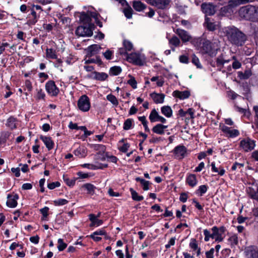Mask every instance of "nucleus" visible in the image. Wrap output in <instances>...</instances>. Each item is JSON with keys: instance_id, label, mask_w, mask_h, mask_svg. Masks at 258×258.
I'll return each mask as SVG.
<instances>
[{"instance_id": "nucleus-49", "label": "nucleus", "mask_w": 258, "mask_h": 258, "mask_svg": "<svg viewBox=\"0 0 258 258\" xmlns=\"http://www.w3.org/2000/svg\"><path fill=\"white\" fill-rule=\"evenodd\" d=\"M107 99L115 106H117L118 101L116 97L112 94H109L106 97Z\"/></svg>"}, {"instance_id": "nucleus-48", "label": "nucleus", "mask_w": 258, "mask_h": 258, "mask_svg": "<svg viewBox=\"0 0 258 258\" xmlns=\"http://www.w3.org/2000/svg\"><path fill=\"white\" fill-rule=\"evenodd\" d=\"M208 189V186L206 185H202L199 187L198 189L196 191V193L200 195V196H202L204 194H205Z\"/></svg>"}, {"instance_id": "nucleus-9", "label": "nucleus", "mask_w": 258, "mask_h": 258, "mask_svg": "<svg viewBox=\"0 0 258 258\" xmlns=\"http://www.w3.org/2000/svg\"><path fill=\"white\" fill-rule=\"evenodd\" d=\"M255 146V142L249 138L244 139L240 143V148L245 152L251 151L254 148Z\"/></svg>"}, {"instance_id": "nucleus-60", "label": "nucleus", "mask_w": 258, "mask_h": 258, "mask_svg": "<svg viewBox=\"0 0 258 258\" xmlns=\"http://www.w3.org/2000/svg\"><path fill=\"white\" fill-rule=\"evenodd\" d=\"M232 59L234 60L232 63V68L234 69H239L241 66V63L235 59V56H233Z\"/></svg>"}, {"instance_id": "nucleus-38", "label": "nucleus", "mask_w": 258, "mask_h": 258, "mask_svg": "<svg viewBox=\"0 0 258 258\" xmlns=\"http://www.w3.org/2000/svg\"><path fill=\"white\" fill-rule=\"evenodd\" d=\"M216 62L217 67L220 68L221 69L223 68L224 63H228L229 62V59L226 60V59H224L223 56L221 55V56H218L216 58Z\"/></svg>"}, {"instance_id": "nucleus-8", "label": "nucleus", "mask_w": 258, "mask_h": 258, "mask_svg": "<svg viewBox=\"0 0 258 258\" xmlns=\"http://www.w3.org/2000/svg\"><path fill=\"white\" fill-rule=\"evenodd\" d=\"M247 192L252 199L258 202V180H253L251 185L247 189Z\"/></svg>"}, {"instance_id": "nucleus-63", "label": "nucleus", "mask_w": 258, "mask_h": 258, "mask_svg": "<svg viewBox=\"0 0 258 258\" xmlns=\"http://www.w3.org/2000/svg\"><path fill=\"white\" fill-rule=\"evenodd\" d=\"M108 194L111 197H119L120 196V194L118 192H114L113 190L110 188L108 190Z\"/></svg>"}, {"instance_id": "nucleus-51", "label": "nucleus", "mask_w": 258, "mask_h": 258, "mask_svg": "<svg viewBox=\"0 0 258 258\" xmlns=\"http://www.w3.org/2000/svg\"><path fill=\"white\" fill-rule=\"evenodd\" d=\"M123 13L125 15V16L127 19H130L132 17L133 10L130 7H127V8H125L123 9Z\"/></svg>"}, {"instance_id": "nucleus-64", "label": "nucleus", "mask_w": 258, "mask_h": 258, "mask_svg": "<svg viewBox=\"0 0 258 258\" xmlns=\"http://www.w3.org/2000/svg\"><path fill=\"white\" fill-rule=\"evenodd\" d=\"M129 147H130L129 144L126 143H124L123 144V145L119 148V149L121 152L125 153L128 150Z\"/></svg>"}, {"instance_id": "nucleus-39", "label": "nucleus", "mask_w": 258, "mask_h": 258, "mask_svg": "<svg viewBox=\"0 0 258 258\" xmlns=\"http://www.w3.org/2000/svg\"><path fill=\"white\" fill-rule=\"evenodd\" d=\"M46 57L49 59H56L57 55L55 50L51 48H47L46 50Z\"/></svg>"}, {"instance_id": "nucleus-41", "label": "nucleus", "mask_w": 258, "mask_h": 258, "mask_svg": "<svg viewBox=\"0 0 258 258\" xmlns=\"http://www.w3.org/2000/svg\"><path fill=\"white\" fill-rule=\"evenodd\" d=\"M130 190L131 193L132 199L136 201H141L144 199V197L142 196H139L137 192H136L133 188H131Z\"/></svg>"}, {"instance_id": "nucleus-58", "label": "nucleus", "mask_w": 258, "mask_h": 258, "mask_svg": "<svg viewBox=\"0 0 258 258\" xmlns=\"http://www.w3.org/2000/svg\"><path fill=\"white\" fill-rule=\"evenodd\" d=\"M68 201L63 199H59L53 201V203L55 206H62L67 204Z\"/></svg>"}, {"instance_id": "nucleus-61", "label": "nucleus", "mask_w": 258, "mask_h": 258, "mask_svg": "<svg viewBox=\"0 0 258 258\" xmlns=\"http://www.w3.org/2000/svg\"><path fill=\"white\" fill-rule=\"evenodd\" d=\"M60 184L58 181L53 182L48 184L47 187L50 189H53L56 187H59Z\"/></svg>"}, {"instance_id": "nucleus-40", "label": "nucleus", "mask_w": 258, "mask_h": 258, "mask_svg": "<svg viewBox=\"0 0 258 258\" xmlns=\"http://www.w3.org/2000/svg\"><path fill=\"white\" fill-rule=\"evenodd\" d=\"M137 181L140 182L143 189L144 190H147L149 189V184H150L149 181L145 180L144 179L141 178L140 177H137L136 178Z\"/></svg>"}, {"instance_id": "nucleus-44", "label": "nucleus", "mask_w": 258, "mask_h": 258, "mask_svg": "<svg viewBox=\"0 0 258 258\" xmlns=\"http://www.w3.org/2000/svg\"><path fill=\"white\" fill-rule=\"evenodd\" d=\"M151 81L152 82H156V84L158 87H162L164 83V81L163 78L159 76L153 77L151 79Z\"/></svg>"}, {"instance_id": "nucleus-50", "label": "nucleus", "mask_w": 258, "mask_h": 258, "mask_svg": "<svg viewBox=\"0 0 258 258\" xmlns=\"http://www.w3.org/2000/svg\"><path fill=\"white\" fill-rule=\"evenodd\" d=\"M83 187L88 190L89 194L93 195L94 193L95 187L93 184L87 183L84 184Z\"/></svg>"}, {"instance_id": "nucleus-55", "label": "nucleus", "mask_w": 258, "mask_h": 258, "mask_svg": "<svg viewBox=\"0 0 258 258\" xmlns=\"http://www.w3.org/2000/svg\"><path fill=\"white\" fill-rule=\"evenodd\" d=\"M191 62L198 68H202V65L200 62L199 59L196 56L195 54H193L192 56Z\"/></svg>"}, {"instance_id": "nucleus-26", "label": "nucleus", "mask_w": 258, "mask_h": 258, "mask_svg": "<svg viewBox=\"0 0 258 258\" xmlns=\"http://www.w3.org/2000/svg\"><path fill=\"white\" fill-rule=\"evenodd\" d=\"M173 95L174 97L178 98L180 99H185L189 96L190 93L188 91H175L173 92Z\"/></svg>"}, {"instance_id": "nucleus-10", "label": "nucleus", "mask_w": 258, "mask_h": 258, "mask_svg": "<svg viewBox=\"0 0 258 258\" xmlns=\"http://www.w3.org/2000/svg\"><path fill=\"white\" fill-rule=\"evenodd\" d=\"M187 150L183 145H178L175 147L173 153L176 158L178 159H183L187 154Z\"/></svg>"}, {"instance_id": "nucleus-36", "label": "nucleus", "mask_w": 258, "mask_h": 258, "mask_svg": "<svg viewBox=\"0 0 258 258\" xmlns=\"http://www.w3.org/2000/svg\"><path fill=\"white\" fill-rule=\"evenodd\" d=\"M6 125L11 130L16 128V119L13 117H9L7 121Z\"/></svg>"}, {"instance_id": "nucleus-42", "label": "nucleus", "mask_w": 258, "mask_h": 258, "mask_svg": "<svg viewBox=\"0 0 258 258\" xmlns=\"http://www.w3.org/2000/svg\"><path fill=\"white\" fill-rule=\"evenodd\" d=\"M80 20L84 24H88V26H89V24H91L90 21L91 20V19L88 14H87L85 12H83L81 14Z\"/></svg>"}, {"instance_id": "nucleus-19", "label": "nucleus", "mask_w": 258, "mask_h": 258, "mask_svg": "<svg viewBox=\"0 0 258 258\" xmlns=\"http://www.w3.org/2000/svg\"><path fill=\"white\" fill-rule=\"evenodd\" d=\"M150 97L156 104H161L164 102L165 95L162 93L153 92L150 94Z\"/></svg>"}, {"instance_id": "nucleus-4", "label": "nucleus", "mask_w": 258, "mask_h": 258, "mask_svg": "<svg viewBox=\"0 0 258 258\" xmlns=\"http://www.w3.org/2000/svg\"><path fill=\"white\" fill-rule=\"evenodd\" d=\"M94 25L92 24H89V26H80L77 27L76 30V34L79 36H91L93 34V28Z\"/></svg>"}, {"instance_id": "nucleus-33", "label": "nucleus", "mask_w": 258, "mask_h": 258, "mask_svg": "<svg viewBox=\"0 0 258 258\" xmlns=\"http://www.w3.org/2000/svg\"><path fill=\"white\" fill-rule=\"evenodd\" d=\"M134 9L138 12H141L146 8V6L140 1H134L133 3Z\"/></svg>"}, {"instance_id": "nucleus-5", "label": "nucleus", "mask_w": 258, "mask_h": 258, "mask_svg": "<svg viewBox=\"0 0 258 258\" xmlns=\"http://www.w3.org/2000/svg\"><path fill=\"white\" fill-rule=\"evenodd\" d=\"M78 107L83 112H87L89 110L91 104L89 97L84 95L81 96L78 101Z\"/></svg>"}, {"instance_id": "nucleus-6", "label": "nucleus", "mask_w": 258, "mask_h": 258, "mask_svg": "<svg viewBox=\"0 0 258 258\" xmlns=\"http://www.w3.org/2000/svg\"><path fill=\"white\" fill-rule=\"evenodd\" d=\"M219 127L225 136L228 138H233L238 136L240 134L238 130L228 127L224 124H220Z\"/></svg>"}, {"instance_id": "nucleus-57", "label": "nucleus", "mask_w": 258, "mask_h": 258, "mask_svg": "<svg viewBox=\"0 0 258 258\" xmlns=\"http://www.w3.org/2000/svg\"><path fill=\"white\" fill-rule=\"evenodd\" d=\"M228 241L230 243L231 245H235L238 243V238L236 235L234 234L231 235L228 238Z\"/></svg>"}, {"instance_id": "nucleus-22", "label": "nucleus", "mask_w": 258, "mask_h": 258, "mask_svg": "<svg viewBox=\"0 0 258 258\" xmlns=\"http://www.w3.org/2000/svg\"><path fill=\"white\" fill-rule=\"evenodd\" d=\"M189 247L192 249V251L197 254V256L200 254V248L198 246V241L195 238H191L189 243Z\"/></svg>"}, {"instance_id": "nucleus-2", "label": "nucleus", "mask_w": 258, "mask_h": 258, "mask_svg": "<svg viewBox=\"0 0 258 258\" xmlns=\"http://www.w3.org/2000/svg\"><path fill=\"white\" fill-rule=\"evenodd\" d=\"M239 16L247 20H258V7L248 5L241 7L239 10Z\"/></svg>"}, {"instance_id": "nucleus-12", "label": "nucleus", "mask_w": 258, "mask_h": 258, "mask_svg": "<svg viewBox=\"0 0 258 258\" xmlns=\"http://www.w3.org/2000/svg\"><path fill=\"white\" fill-rule=\"evenodd\" d=\"M174 32L178 35L183 42H188L191 39L189 33L184 30L178 28L174 30Z\"/></svg>"}, {"instance_id": "nucleus-59", "label": "nucleus", "mask_w": 258, "mask_h": 258, "mask_svg": "<svg viewBox=\"0 0 258 258\" xmlns=\"http://www.w3.org/2000/svg\"><path fill=\"white\" fill-rule=\"evenodd\" d=\"M74 216V213L72 211L69 212L65 213L63 215L64 221L68 222Z\"/></svg>"}, {"instance_id": "nucleus-46", "label": "nucleus", "mask_w": 258, "mask_h": 258, "mask_svg": "<svg viewBox=\"0 0 258 258\" xmlns=\"http://www.w3.org/2000/svg\"><path fill=\"white\" fill-rule=\"evenodd\" d=\"M121 72V69L119 67L114 66L110 68L109 73L111 75L116 76Z\"/></svg>"}, {"instance_id": "nucleus-28", "label": "nucleus", "mask_w": 258, "mask_h": 258, "mask_svg": "<svg viewBox=\"0 0 258 258\" xmlns=\"http://www.w3.org/2000/svg\"><path fill=\"white\" fill-rule=\"evenodd\" d=\"M167 127V125L162 124H157L152 128V131L159 135H163L165 133V130Z\"/></svg>"}, {"instance_id": "nucleus-27", "label": "nucleus", "mask_w": 258, "mask_h": 258, "mask_svg": "<svg viewBox=\"0 0 258 258\" xmlns=\"http://www.w3.org/2000/svg\"><path fill=\"white\" fill-rule=\"evenodd\" d=\"M212 171L214 172L217 173L220 176L223 175L225 173V170L221 165L216 166V163L213 162L211 163Z\"/></svg>"}, {"instance_id": "nucleus-15", "label": "nucleus", "mask_w": 258, "mask_h": 258, "mask_svg": "<svg viewBox=\"0 0 258 258\" xmlns=\"http://www.w3.org/2000/svg\"><path fill=\"white\" fill-rule=\"evenodd\" d=\"M149 119L152 122L160 121L162 123H165L166 121L165 118L159 115L158 112L155 109H153L149 115Z\"/></svg>"}, {"instance_id": "nucleus-29", "label": "nucleus", "mask_w": 258, "mask_h": 258, "mask_svg": "<svg viewBox=\"0 0 258 258\" xmlns=\"http://www.w3.org/2000/svg\"><path fill=\"white\" fill-rule=\"evenodd\" d=\"M203 49L206 52L208 53L215 49V44L212 43L209 40H205L203 44Z\"/></svg>"}, {"instance_id": "nucleus-23", "label": "nucleus", "mask_w": 258, "mask_h": 258, "mask_svg": "<svg viewBox=\"0 0 258 258\" xmlns=\"http://www.w3.org/2000/svg\"><path fill=\"white\" fill-rule=\"evenodd\" d=\"M74 154L79 158H84L87 154L86 148L84 146H80L74 150Z\"/></svg>"}, {"instance_id": "nucleus-34", "label": "nucleus", "mask_w": 258, "mask_h": 258, "mask_svg": "<svg viewBox=\"0 0 258 258\" xmlns=\"http://www.w3.org/2000/svg\"><path fill=\"white\" fill-rule=\"evenodd\" d=\"M162 113L167 117H170L172 115V110L169 106H164L161 108Z\"/></svg>"}, {"instance_id": "nucleus-62", "label": "nucleus", "mask_w": 258, "mask_h": 258, "mask_svg": "<svg viewBox=\"0 0 258 258\" xmlns=\"http://www.w3.org/2000/svg\"><path fill=\"white\" fill-rule=\"evenodd\" d=\"M243 167V164L239 163H235L231 167V170L235 171L237 169H241L242 167Z\"/></svg>"}, {"instance_id": "nucleus-47", "label": "nucleus", "mask_w": 258, "mask_h": 258, "mask_svg": "<svg viewBox=\"0 0 258 258\" xmlns=\"http://www.w3.org/2000/svg\"><path fill=\"white\" fill-rule=\"evenodd\" d=\"M114 51L110 49H107L103 53L104 57L107 60L112 59L113 57Z\"/></svg>"}, {"instance_id": "nucleus-45", "label": "nucleus", "mask_w": 258, "mask_h": 258, "mask_svg": "<svg viewBox=\"0 0 258 258\" xmlns=\"http://www.w3.org/2000/svg\"><path fill=\"white\" fill-rule=\"evenodd\" d=\"M133 120L131 118H128L125 120L123 123V128L124 130H129L133 127Z\"/></svg>"}, {"instance_id": "nucleus-31", "label": "nucleus", "mask_w": 258, "mask_h": 258, "mask_svg": "<svg viewBox=\"0 0 258 258\" xmlns=\"http://www.w3.org/2000/svg\"><path fill=\"white\" fill-rule=\"evenodd\" d=\"M89 216L91 221V226H99L103 223V221L98 219L94 214H90Z\"/></svg>"}, {"instance_id": "nucleus-20", "label": "nucleus", "mask_w": 258, "mask_h": 258, "mask_svg": "<svg viewBox=\"0 0 258 258\" xmlns=\"http://www.w3.org/2000/svg\"><path fill=\"white\" fill-rule=\"evenodd\" d=\"M245 252L247 258H258V249L254 246L248 247Z\"/></svg>"}, {"instance_id": "nucleus-14", "label": "nucleus", "mask_w": 258, "mask_h": 258, "mask_svg": "<svg viewBox=\"0 0 258 258\" xmlns=\"http://www.w3.org/2000/svg\"><path fill=\"white\" fill-rule=\"evenodd\" d=\"M7 205L12 208H15L17 206V200L19 196L16 194H9L7 196Z\"/></svg>"}, {"instance_id": "nucleus-3", "label": "nucleus", "mask_w": 258, "mask_h": 258, "mask_svg": "<svg viewBox=\"0 0 258 258\" xmlns=\"http://www.w3.org/2000/svg\"><path fill=\"white\" fill-rule=\"evenodd\" d=\"M226 229L224 226L218 227L214 226L211 229L213 232V239H215L216 241L221 242L225 237V232Z\"/></svg>"}, {"instance_id": "nucleus-35", "label": "nucleus", "mask_w": 258, "mask_h": 258, "mask_svg": "<svg viewBox=\"0 0 258 258\" xmlns=\"http://www.w3.org/2000/svg\"><path fill=\"white\" fill-rule=\"evenodd\" d=\"M34 97L38 101L44 100L45 97V93L41 88H37L36 89V94Z\"/></svg>"}, {"instance_id": "nucleus-54", "label": "nucleus", "mask_w": 258, "mask_h": 258, "mask_svg": "<svg viewBox=\"0 0 258 258\" xmlns=\"http://www.w3.org/2000/svg\"><path fill=\"white\" fill-rule=\"evenodd\" d=\"M204 234L205 235L204 240L205 241H208L210 238L213 239V232L205 229L204 230Z\"/></svg>"}, {"instance_id": "nucleus-37", "label": "nucleus", "mask_w": 258, "mask_h": 258, "mask_svg": "<svg viewBox=\"0 0 258 258\" xmlns=\"http://www.w3.org/2000/svg\"><path fill=\"white\" fill-rule=\"evenodd\" d=\"M234 108L237 111L243 114L244 116H248L250 114L249 110L246 107H242L235 104Z\"/></svg>"}, {"instance_id": "nucleus-11", "label": "nucleus", "mask_w": 258, "mask_h": 258, "mask_svg": "<svg viewBox=\"0 0 258 258\" xmlns=\"http://www.w3.org/2000/svg\"><path fill=\"white\" fill-rule=\"evenodd\" d=\"M148 3L159 9H165L169 6L170 0H148Z\"/></svg>"}, {"instance_id": "nucleus-30", "label": "nucleus", "mask_w": 258, "mask_h": 258, "mask_svg": "<svg viewBox=\"0 0 258 258\" xmlns=\"http://www.w3.org/2000/svg\"><path fill=\"white\" fill-rule=\"evenodd\" d=\"M249 0H230L228 2V9H231L235 7H237L240 5L247 3Z\"/></svg>"}, {"instance_id": "nucleus-53", "label": "nucleus", "mask_w": 258, "mask_h": 258, "mask_svg": "<svg viewBox=\"0 0 258 258\" xmlns=\"http://www.w3.org/2000/svg\"><path fill=\"white\" fill-rule=\"evenodd\" d=\"M128 77L130 79L127 81V83L131 85L133 89H136L137 88V82L135 78L131 75H129Z\"/></svg>"}, {"instance_id": "nucleus-17", "label": "nucleus", "mask_w": 258, "mask_h": 258, "mask_svg": "<svg viewBox=\"0 0 258 258\" xmlns=\"http://www.w3.org/2000/svg\"><path fill=\"white\" fill-rule=\"evenodd\" d=\"M40 139L42 141L48 151L52 150L54 146V143L50 137L40 136Z\"/></svg>"}, {"instance_id": "nucleus-25", "label": "nucleus", "mask_w": 258, "mask_h": 258, "mask_svg": "<svg viewBox=\"0 0 258 258\" xmlns=\"http://www.w3.org/2000/svg\"><path fill=\"white\" fill-rule=\"evenodd\" d=\"M186 183L190 186L193 187L195 186L198 183V180L195 174H190L186 177Z\"/></svg>"}, {"instance_id": "nucleus-7", "label": "nucleus", "mask_w": 258, "mask_h": 258, "mask_svg": "<svg viewBox=\"0 0 258 258\" xmlns=\"http://www.w3.org/2000/svg\"><path fill=\"white\" fill-rule=\"evenodd\" d=\"M45 87L47 93L51 96H56L59 92L58 88L57 87L53 81H48L45 84Z\"/></svg>"}, {"instance_id": "nucleus-13", "label": "nucleus", "mask_w": 258, "mask_h": 258, "mask_svg": "<svg viewBox=\"0 0 258 258\" xmlns=\"http://www.w3.org/2000/svg\"><path fill=\"white\" fill-rule=\"evenodd\" d=\"M127 60L138 65H142L143 60L140 55L137 53H132L126 56Z\"/></svg>"}, {"instance_id": "nucleus-56", "label": "nucleus", "mask_w": 258, "mask_h": 258, "mask_svg": "<svg viewBox=\"0 0 258 258\" xmlns=\"http://www.w3.org/2000/svg\"><path fill=\"white\" fill-rule=\"evenodd\" d=\"M49 211V208L47 207H45L44 208L40 210V213L42 215V219L43 220H46V218L48 216V212Z\"/></svg>"}, {"instance_id": "nucleus-24", "label": "nucleus", "mask_w": 258, "mask_h": 258, "mask_svg": "<svg viewBox=\"0 0 258 258\" xmlns=\"http://www.w3.org/2000/svg\"><path fill=\"white\" fill-rule=\"evenodd\" d=\"M91 77L94 79L99 80L100 81H103L105 80L107 78L108 75L103 72L99 73L97 72H94L92 73L91 75Z\"/></svg>"}, {"instance_id": "nucleus-1", "label": "nucleus", "mask_w": 258, "mask_h": 258, "mask_svg": "<svg viewBox=\"0 0 258 258\" xmlns=\"http://www.w3.org/2000/svg\"><path fill=\"white\" fill-rule=\"evenodd\" d=\"M223 31L228 40L234 45L242 46L246 40V36L234 26L225 27Z\"/></svg>"}, {"instance_id": "nucleus-16", "label": "nucleus", "mask_w": 258, "mask_h": 258, "mask_svg": "<svg viewBox=\"0 0 258 258\" xmlns=\"http://www.w3.org/2000/svg\"><path fill=\"white\" fill-rule=\"evenodd\" d=\"M201 9L204 13L208 15H213L215 13V7L211 4H203Z\"/></svg>"}, {"instance_id": "nucleus-52", "label": "nucleus", "mask_w": 258, "mask_h": 258, "mask_svg": "<svg viewBox=\"0 0 258 258\" xmlns=\"http://www.w3.org/2000/svg\"><path fill=\"white\" fill-rule=\"evenodd\" d=\"M58 245H57V248L59 251H62L67 246V244L64 243L63 242V239H58L57 241Z\"/></svg>"}, {"instance_id": "nucleus-21", "label": "nucleus", "mask_w": 258, "mask_h": 258, "mask_svg": "<svg viewBox=\"0 0 258 258\" xmlns=\"http://www.w3.org/2000/svg\"><path fill=\"white\" fill-rule=\"evenodd\" d=\"M100 49V46L97 44L91 45L86 49L87 56L90 57L95 55L98 52Z\"/></svg>"}, {"instance_id": "nucleus-32", "label": "nucleus", "mask_w": 258, "mask_h": 258, "mask_svg": "<svg viewBox=\"0 0 258 258\" xmlns=\"http://www.w3.org/2000/svg\"><path fill=\"white\" fill-rule=\"evenodd\" d=\"M205 26L210 31H214L216 29V24L209 18H205Z\"/></svg>"}, {"instance_id": "nucleus-18", "label": "nucleus", "mask_w": 258, "mask_h": 258, "mask_svg": "<svg viewBox=\"0 0 258 258\" xmlns=\"http://www.w3.org/2000/svg\"><path fill=\"white\" fill-rule=\"evenodd\" d=\"M123 48L119 50V52L122 55H127V51H131L133 48V45L128 40H124L123 42Z\"/></svg>"}, {"instance_id": "nucleus-43", "label": "nucleus", "mask_w": 258, "mask_h": 258, "mask_svg": "<svg viewBox=\"0 0 258 258\" xmlns=\"http://www.w3.org/2000/svg\"><path fill=\"white\" fill-rule=\"evenodd\" d=\"M169 43L170 44L174 46V47L179 46L181 43L180 40L176 36H173L170 39H169Z\"/></svg>"}]
</instances>
